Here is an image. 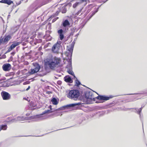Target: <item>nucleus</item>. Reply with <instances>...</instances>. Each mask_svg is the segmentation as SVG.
<instances>
[{"label":"nucleus","mask_w":147,"mask_h":147,"mask_svg":"<svg viewBox=\"0 0 147 147\" xmlns=\"http://www.w3.org/2000/svg\"><path fill=\"white\" fill-rule=\"evenodd\" d=\"M113 97L112 95L108 96L105 95H99L96 92L92 90L85 91L83 96H81L80 98V100L84 102V104H90L92 103L93 101H95L96 99L107 100Z\"/></svg>","instance_id":"nucleus-1"},{"label":"nucleus","mask_w":147,"mask_h":147,"mask_svg":"<svg viewBox=\"0 0 147 147\" xmlns=\"http://www.w3.org/2000/svg\"><path fill=\"white\" fill-rule=\"evenodd\" d=\"M60 60L59 59L55 57L51 59H48L47 61L45 62V68L46 70H47L48 68L47 65H48L50 69H53L56 67V65L60 63Z\"/></svg>","instance_id":"nucleus-2"},{"label":"nucleus","mask_w":147,"mask_h":147,"mask_svg":"<svg viewBox=\"0 0 147 147\" xmlns=\"http://www.w3.org/2000/svg\"><path fill=\"white\" fill-rule=\"evenodd\" d=\"M80 95V92L78 90H70L67 95V97L74 100H77Z\"/></svg>","instance_id":"nucleus-3"},{"label":"nucleus","mask_w":147,"mask_h":147,"mask_svg":"<svg viewBox=\"0 0 147 147\" xmlns=\"http://www.w3.org/2000/svg\"><path fill=\"white\" fill-rule=\"evenodd\" d=\"M82 105L81 102H79L77 103L71 104L67 105H66L63 106L57 109V110H62L65 109H68L71 108H73L78 106L80 105Z\"/></svg>","instance_id":"nucleus-4"},{"label":"nucleus","mask_w":147,"mask_h":147,"mask_svg":"<svg viewBox=\"0 0 147 147\" xmlns=\"http://www.w3.org/2000/svg\"><path fill=\"white\" fill-rule=\"evenodd\" d=\"M67 49L69 52H65L64 53V54L67 56L68 58L69 57V58H71L74 47H72L71 46L70 47H68V46H67Z\"/></svg>","instance_id":"nucleus-5"},{"label":"nucleus","mask_w":147,"mask_h":147,"mask_svg":"<svg viewBox=\"0 0 147 147\" xmlns=\"http://www.w3.org/2000/svg\"><path fill=\"white\" fill-rule=\"evenodd\" d=\"M1 95L4 100H9L11 97L10 95L8 92L5 91H2L1 93Z\"/></svg>","instance_id":"nucleus-6"},{"label":"nucleus","mask_w":147,"mask_h":147,"mask_svg":"<svg viewBox=\"0 0 147 147\" xmlns=\"http://www.w3.org/2000/svg\"><path fill=\"white\" fill-rule=\"evenodd\" d=\"M71 6V3H69L65 5L63 7L60 9V11L62 13H66L67 9Z\"/></svg>","instance_id":"nucleus-7"},{"label":"nucleus","mask_w":147,"mask_h":147,"mask_svg":"<svg viewBox=\"0 0 147 147\" xmlns=\"http://www.w3.org/2000/svg\"><path fill=\"white\" fill-rule=\"evenodd\" d=\"M61 48L57 45V44H55L52 48V51L53 53H58Z\"/></svg>","instance_id":"nucleus-8"},{"label":"nucleus","mask_w":147,"mask_h":147,"mask_svg":"<svg viewBox=\"0 0 147 147\" xmlns=\"http://www.w3.org/2000/svg\"><path fill=\"white\" fill-rule=\"evenodd\" d=\"M133 94L138 95V97H140L142 95H144L145 96H147V90H144L143 91H141L138 93L125 94L124 95H131Z\"/></svg>","instance_id":"nucleus-9"},{"label":"nucleus","mask_w":147,"mask_h":147,"mask_svg":"<svg viewBox=\"0 0 147 147\" xmlns=\"http://www.w3.org/2000/svg\"><path fill=\"white\" fill-rule=\"evenodd\" d=\"M11 68V65L9 63L4 64L2 66V69L3 71H9Z\"/></svg>","instance_id":"nucleus-10"},{"label":"nucleus","mask_w":147,"mask_h":147,"mask_svg":"<svg viewBox=\"0 0 147 147\" xmlns=\"http://www.w3.org/2000/svg\"><path fill=\"white\" fill-rule=\"evenodd\" d=\"M57 33L59 35V38L61 40H62L64 37V31L61 29H59L57 31Z\"/></svg>","instance_id":"nucleus-11"},{"label":"nucleus","mask_w":147,"mask_h":147,"mask_svg":"<svg viewBox=\"0 0 147 147\" xmlns=\"http://www.w3.org/2000/svg\"><path fill=\"white\" fill-rule=\"evenodd\" d=\"M67 60L68 62L67 65L66 66V68L67 69V70L72 69V67L71 58H69V57L67 59Z\"/></svg>","instance_id":"nucleus-12"},{"label":"nucleus","mask_w":147,"mask_h":147,"mask_svg":"<svg viewBox=\"0 0 147 147\" xmlns=\"http://www.w3.org/2000/svg\"><path fill=\"white\" fill-rule=\"evenodd\" d=\"M64 81L66 82L71 83L73 82L71 77L69 75L65 76L64 78Z\"/></svg>","instance_id":"nucleus-13"},{"label":"nucleus","mask_w":147,"mask_h":147,"mask_svg":"<svg viewBox=\"0 0 147 147\" xmlns=\"http://www.w3.org/2000/svg\"><path fill=\"white\" fill-rule=\"evenodd\" d=\"M70 23L67 19H66L63 21L62 23L61 26L64 28H66L70 25Z\"/></svg>","instance_id":"nucleus-14"},{"label":"nucleus","mask_w":147,"mask_h":147,"mask_svg":"<svg viewBox=\"0 0 147 147\" xmlns=\"http://www.w3.org/2000/svg\"><path fill=\"white\" fill-rule=\"evenodd\" d=\"M102 4H101L100 5L98 6V7L95 9V10L94 11H92L91 12L90 14H91L90 15L88 20H89L90 19L96 12L98 11L99 7L102 5Z\"/></svg>","instance_id":"nucleus-15"},{"label":"nucleus","mask_w":147,"mask_h":147,"mask_svg":"<svg viewBox=\"0 0 147 147\" xmlns=\"http://www.w3.org/2000/svg\"><path fill=\"white\" fill-rule=\"evenodd\" d=\"M76 0H71L70 1L71 3H74L73 4V7L74 8H75L78 7V5H80L81 4V2H79V1L77 2H75V1Z\"/></svg>","instance_id":"nucleus-16"},{"label":"nucleus","mask_w":147,"mask_h":147,"mask_svg":"<svg viewBox=\"0 0 147 147\" xmlns=\"http://www.w3.org/2000/svg\"><path fill=\"white\" fill-rule=\"evenodd\" d=\"M53 112V111H52L51 110L48 109L47 110H45L44 112H42V113L39 115H36V116L38 117H41V116L44 114L46 113H49Z\"/></svg>","instance_id":"nucleus-17"},{"label":"nucleus","mask_w":147,"mask_h":147,"mask_svg":"<svg viewBox=\"0 0 147 147\" xmlns=\"http://www.w3.org/2000/svg\"><path fill=\"white\" fill-rule=\"evenodd\" d=\"M0 3L10 5L12 3H13V1L11 0H1L0 1Z\"/></svg>","instance_id":"nucleus-18"},{"label":"nucleus","mask_w":147,"mask_h":147,"mask_svg":"<svg viewBox=\"0 0 147 147\" xmlns=\"http://www.w3.org/2000/svg\"><path fill=\"white\" fill-rule=\"evenodd\" d=\"M51 101L53 105H56L59 103V99H57L55 97H53L51 99Z\"/></svg>","instance_id":"nucleus-19"},{"label":"nucleus","mask_w":147,"mask_h":147,"mask_svg":"<svg viewBox=\"0 0 147 147\" xmlns=\"http://www.w3.org/2000/svg\"><path fill=\"white\" fill-rule=\"evenodd\" d=\"M20 43L21 42H13V44L10 46V47L13 49L19 45Z\"/></svg>","instance_id":"nucleus-20"},{"label":"nucleus","mask_w":147,"mask_h":147,"mask_svg":"<svg viewBox=\"0 0 147 147\" xmlns=\"http://www.w3.org/2000/svg\"><path fill=\"white\" fill-rule=\"evenodd\" d=\"M27 117H18L16 118V121H22L27 119Z\"/></svg>","instance_id":"nucleus-21"},{"label":"nucleus","mask_w":147,"mask_h":147,"mask_svg":"<svg viewBox=\"0 0 147 147\" xmlns=\"http://www.w3.org/2000/svg\"><path fill=\"white\" fill-rule=\"evenodd\" d=\"M11 36L10 35H8L5 36L4 38L3 39V41L4 42H7L11 38Z\"/></svg>","instance_id":"nucleus-22"},{"label":"nucleus","mask_w":147,"mask_h":147,"mask_svg":"<svg viewBox=\"0 0 147 147\" xmlns=\"http://www.w3.org/2000/svg\"><path fill=\"white\" fill-rule=\"evenodd\" d=\"M36 66L34 69L36 71V73L39 71L40 69V66L38 63H36Z\"/></svg>","instance_id":"nucleus-23"},{"label":"nucleus","mask_w":147,"mask_h":147,"mask_svg":"<svg viewBox=\"0 0 147 147\" xmlns=\"http://www.w3.org/2000/svg\"><path fill=\"white\" fill-rule=\"evenodd\" d=\"M47 74L46 72H43L42 71H42H40V72L38 73L37 74L38 76H40V77L43 76Z\"/></svg>","instance_id":"nucleus-24"},{"label":"nucleus","mask_w":147,"mask_h":147,"mask_svg":"<svg viewBox=\"0 0 147 147\" xmlns=\"http://www.w3.org/2000/svg\"><path fill=\"white\" fill-rule=\"evenodd\" d=\"M47 74L46 72H43L42 71H42H40V72L38 73L37 74L38 76H40V77L43 76Z\"/></svg>","instance_id":"nucleus-25"},{"label":"nucleus","mask_w":147,"mask_h":147,"mask_svg":"<svg viewBox=\"0 0 147 147\" xmlns=\"http://www.w3.org/2000/svg\"><path fill=\"white\" fill-rule=\"evenodd\" d=\"M36 73V71L34 69H30V71H28V73L30 74V75L34 74Z\"/></svg>","instance_id":"nucleus-26"},{"label":"nucleus","mask_w":147,"mask_h":147,"mask_svg":"<svg viewBox=\"0 0 147 147\" xmlns=\"http://www.w3.org/2000/svg\"><path fill=\"white\" fill-rule=\"evenodd\" d=\"M7 126L6 124H3L0 125V128H1V130L3 129V130H5L7 129Z\"/></svg>","instance_id":"nucleus-27"},{"label":"nucleus","mask_w":147,"mask_h":147,"mask_svg":"<svg viewBox=\"0 0 147 147\" xmlns=\"http://www.w3.org/2000/svg\"><path fill=\"white\" fill-rule=\"evenodd\" d=\"M142 107H141L140 109H138L136 110V111H135V112L138 114L139 115L141 113L142 110Z\"/></svg>","instance_id":"nucleus-28"},{"label":"nucleus","mask_w":147,"mask_h":147,"mask_svg":"<svg viewBox=\"0 0 147 147\" xmlns=\"http://www.w3.org/2000/svg\"><path fill=\"white\" fill-rule=\"evenodd\" d=\"M75 86H79L81 84V82L80 81L76 78V80L75 81Z\"/></svg>","instance_id":"nucleus-29"},{"label":"nucleus","mask_w":147,"mask_h":147,"mask_svg":"<svg viewBox=\"0 0 147 147\" xmlns=\"http://www.w3.org/2000/svg\"><path fill=\"white\" fill-rule=\"evenodd\" d=\"M67 72L69 74L72 75H74V73L72 71V69H71L69 70H67Z\"/></svg>","instance_id":"nucleus-30"},{"label":"nucleus","mask_w":147,"mask_h":147,"mask_svg":"<svg viewBox=\"0 0 147 147\" xmlns=\"http://www.w3.org/2000/svg\"><path fill=\"white\" fill-rule=\"evenodd\" d=\"M138 109V108H126L124 109L125 111H127L128 110H131V109H135L136 110Z\"/></svg>","instance_id":"nucleus-31"},{"label":"nucleus","mask_w":147,"mask_h":147,"mask_svg":"<svg viewBox=\"0 0 147 147\" xmlns=\"http://www.w3.org/2000/svg\"><path fill=\"white\" fill-rule=\"evenodd\" d=\"M61 41H57V42L55 44H57V45H58L59 47H60L61 48H62V47L61 45Z\"/></svg>","instance_id":"nucleus-32"},{"label":"nucleus","mask_w":147,"mask_h":147,"mask_svg":"<svg viewBox=\"0 0 147 147\" xmlns=\"http://www.w3.org/2000/svg\"><path fill=\"white\" fill-rule=\"evenodd\" d=\"M13 49L10 46L9 48L8 49V50L7 51L5 52V54H6L8 52H10L12 50H13Z\"/></svg>","instance_id":"nucleus-33"},{"label":"nucleus","mask_w":147,"mask_h":147,"mask_svg":"<svg viewBox=\"0 0 147 147\" xmlns=\"http://www.w3.org/2000/svg\"><path fill=\"white\" fill-rule=\"evenodd\" d=\"M97 100L96 101V103H103L106 100Z\"/></svg>","instance_id":"nucleus-34"},{"label":"nucleus","mask_w":147,"mask_h":147,"mask_svg":"<svg viewBox=\"0 0 147 147\" xmlns=\"http://www.w3.org/2000/svg\"><path fill=\"white\" fill-rule=\"evenodd\" d=\"M139 115V117L141 121L142 122V120L143 119V116L141 114V113H140V114Z\"/></svg>","instance_id":"nucleus-35"},{"label":"nucleus","mask_w":147,"mask_h":147,"mask_svg":"<svg viewBox=\"0 0 147 147\" xmlns=\"http://www.w3.org/2000/svg\"><path fill=\"white\" fill-rule=\"evenodd\" d=\"M3 87H7L9 86L6 82H4L3 84Z\"/></svg>","instance_id":"nucleus-36"},{"label":"nucleus","mask_w":147,"mask_h":147,"mask_svg":"<svg viewBox=\"0 0 147 147\" xmlns=\"http://www.w3.org/2000/svg\"><path fill=\"white\" fill-rule=\"evenodd\" d=\"M6 55L4 54L2 55V56H1V57H0V59H5L6 58Z\"/></svg>","instance_id":"nucleus-37"},{"label":"nucleus","mask_w":147,"mask_h":147,"mask_svg":"<svg viewBox=\"0 0 147 147\" xmlns=\"http://www.w3.org/2000/svg\"><path fill=\"white\" fill-rule=\"evenodd\" d=\"M15 73L14 72H10L9 74V75L10 76H13L15 74Z\"/></svg>","instance_id":"nucleus-38"},{"label":"nucleus","mask_w":147,"mask_h":147,"mask_svg":"<svg viewBox=\"0 0 147 147\" xmlns=\"http://www.w3.org/2000/svg\"><path fill=\"white\" fill-rule=\"evenodd\" d=\"M4 144L3 142H1L0 143V147H4L3 145Z\"/></svg>","instance_id":"nucleus-39"},{"label":"nucleus","mask_w":147,"mask_h":147,"mask_svg":"<svg viewBox=\"0 0 147 147\" xmlns=\"http://www.w3.org/2000/svg\"><path fill=\"white\" fill-rule=\"evenodd\" d=\"M79 1V2H81V4L82 3V2H86L87 1V0H78Z\"/></svg>","instance_id":"nucleus-40"},{"label":"nucleus","mask_w":147,"mask_h":147,"mask_svg":"<svg viewBox=\"0 0 147 147\" xmlns=\"http://www.w3.org/2000/svg\"><path fill=\"white\" fill-rule=\"evenodd\" d=\"M75 44V42L73 41L72 42L71 44V46L72 47H74V46Z\"/></svg>","instance_id":"nucleus-41"},{"label":"nucleus","mask_w":147,"mask_h":147,"mask_svg":"<svg viewBox=\"0 0 147 147\" xmlns=\"http://www.w3.org/2000/svg\"><path fill=\"white\" fill-rule=\"evenodd\" d=\"M58 17H56L55 18L53 19L52 20V22H54L55 21L58 19Z\"/></svg>","instance_id":"nucleus-42"},{"label":"nucleus","mask_w":147,"mask_h":147,"mask_svg":"<svg viewBox=\"0 0 147 147\" xmlns=\"http://www.w3.org/2000/svg\"><path fill=\"white\" fill-rule=\"evenodd\" d=\"M61 83H62V82H61V81L60 80L58 81L57 82V84L58 85H60L61 84Z\"/></svg>","instance_id":"nucleus-43"},{"label":"nucleus","mask_w":147,"mask_h":147,"mask_svg":"<svg viewBox=\"0 0 147 147\" xmlns=\"http://www.w3.org/2000/svg\"><path fill=\"white\" fill-rule=\"evenodd\" d=\"M3 40V39L2 38V37H1L0 38V45L2 43Z\"/></svg>","instance_id":"nucleus-44"},{"label":"nucleus","mask_w":147,"mask_h":147,"mask_svg":"<svg viewBox=\"0 0 147 147\" xmlns=\"http://www.w3.org/2000/svg\"><path fill=\"white\" fill-rule=\"evenodd\" d=\"M16 121H16V118L11 119V121L12 122H16Z\"/></svg>","instance_id":"nucleus-45"},{"label":"nucleus","mask_w":147,"mask_h":147,"mask_svg":"<svg viewBox=\"0 0 147 147\" xmlns=\"http://www.w3.org/2000/svg\"><path fill=\"white\" fill-rule=\"evenodd\" d=\"M15 53H16V52L15 51H13L11 53V55H12L13 56L15 55Z\"/></svg>","instance_id":"nucleus-46"},{"label":"nucleus","mask_w":147,"mask_h":147,"mask_svg":"<svg viewBox=\"0 0 147 147\" xmlns=\"http://www.w3.org/2000/svg\"><path fill=\"white\" fill-rule=\"evenodd\" d=\"M72 76H73V78L74 79H76V78H77L75 76V75H74H74H72Z\"/></svg>","instance_id":"nucleus-47"},{"label":"nucleus","mask_w":147,"mask_h":147,"mask_svg":"<svg viewBox=\"0 0 147 147\" xmlns=\"http://www.w3.org/2000/svg\"><path fill=\"white\" fill-rule=\"evenodd\" d=\"M9 59L11 61H12L13 60V57L12 56H11L10 57V58H9Z\"/></svg>","instance_id":"nucleus-48"},{"label":"nucleus","mask_w":147,"mask_h":147,"mask_svg":"<svg viewBox=\"0 0 147 147\" xmlns=\"http://www.w3.org/2000/svg\"><path fill=\"white\" fill-rule=\"evenodd\" d=\"M30 88V86H29L28 88L26 89V90L28 91V90Z\"/></svg>","instance_id":"nucleus-49"},{"label":"nucleus","mask_w":147,"mask_h":147,"mask_svg":"<svg viewBox=\"0 0 147 147\" xmlns=\"http://www.w3.org/2000/svg\"><path fill=\"white\" fill-rule=\"evenodd\" d=\"M49 108H50V110H51L53 109L52 108V106L51 105H50L49 107Z\"/></svg>","instance_id":"nucleus-50"},{"label":"nucleus","mask_w":147,"mask_h":147,"mask_svg":"<svg viewBox=\"0 0 147 147\" xmlns=\"http://www.w3.org/2000/svg\"><path fill=\"white\" fill-rule=\"evenodd\" d=\"M28 84V82H26L23 83L24 85H26Z\"/></svg>","instance_id":"nucleus-51"},{"label":"nucleus","mask_w":147,"mask_h":147,"mask_svg":"<svg viewBox=\"0 0 147 147\" xmlns=\"http://www.w3.org/2000/svg\"><path fill=\"white\" fill-rule=\"evenodd\" d=\"M22 45L24 46H25L26 45V44L24 42H23L22 43Z\"/></svg>","instance_id":"nucleus-52"},{"label":"nucleus","mask_w":147,"mask_h":147,"mask_svg":"<svg viewBox=\"0 0 147 147\" xmlns=\"http://www.w3.org/2000/svg\"><path fill=\"white\" fill-rule=\"evenodd\" d=\"M38 34L39 35H42V32H39L38 33Z\"/></svg>","instance_id":"nucleus-53"},{"label":"nucleus","mask_w":147,"mask_h":147,"mask_svg":"<svg viewBox=\"0 0 147 147\" xmlns=\"http://www.w3.org/2000/svg\"><path fill=\"white\" fill-rule=\"evenodd\" d=\"M57 110V109H53L52 110V111H53V112H54L55 111H59V110Z\"/></svg>","instance_id":"nucleus-54"},{"label":"nucleus","mask_w":147,"mask_h":147,"mask_svg":"<svg viewBox=\"0 0 147 147\" xmlns=\"http://www.w3.org/2000/svg\"><path fill=\"white\" fill-rule=\"evenodd\" d=\"M30 114L29 113H27L26 114V115L27 116H29V115Z\"/></svg>","instance_id":"nucleus-55"},{"label":"nucleus","mask_w":147,"mask_h":147,"mask_svg":"<svg viewBox=\"0 0 147 147\" xmlns=\"http://www.w3.org/2000/svg\"><path fill=\"white\" fill-rule=\"evenodd\" d=\"M25 0H21V1H24ZM28 1V0H26L25 1V3H26V2H27Z\"/></svg>","instance_id":"nucleus-56"},{"label":"nucleus","mask_w":147,"mask_h":147,"mask_svg":"<svg viewBox=\"0 0 147 147\" xmlns=\"http://www.w3.org/2000/svg\"><path fill=\"white\" fill-rule=\"evenodd\" d=\"M11 61L10 59H8V60H7V62H10Z\"/></svg>","instance_id":"nucleus-57"},{"label":"nucleus","mask_w":147,"mask_h":147,"mask_svg":"<svg viewBox=\"0 0 147 147\" xmlns=\"http://www.w3.org/2000/svg\"><path fill=\"white\" fill-rule=\"evenodd\" d=\"M79 35V33H78L75 36L77 37V36H78V35Z\"/></svg>","instance_id":"nucleus-58"},{"label":"nucleus","mask_w":147,"mask_h":147,"mask_svg":"<svg viewBox=\"0 0 147 147\" xmlns=\"http://www.w3.org/2000/svg\"><path fill=\"white\" fill-rule=\"evenodd\" d=\"M77 38V37H76V38H75L74 39V41L75 42V41H76V40Z\"/></svg>","instance_id":"nucleus-59"},{"label":"nucleus","mask_w":147,"mask_h":147,"mask_svg":"<svg viewBox=\"0 0 147 147\" xmlns=\"http://www.w3.org/2000/svg\"><path fill=\"white\" fill-rule=\"evenodd\" d=\"M21 3V1H20L18 3V5H20Z\"/></svg>","instance_id":"nucleus-60"},{"label":"nucleus","mask_w":147,"mask_h":147,"mask_svg":"<svg viewBox=\"0 0 147 147\" xmlns=\"http://www.w3.org/2000/svg\"><path fill=\"white\" fill-rule=\"evenodd\" d=\"M10 15H9V14L8 15V18H9L10 17Z\"/></svg>","instance_id":"nucleus-61"},{"label":"nucleus","mask_w":147,"mask_h":147,"mask_svg":"<svg viewBox=\"0 0 147 147\" xmlns=\"http://www.w3.org/2000/svg\"><path fill=\"white\" fill-rule=\"evenodd\" d=\"M31 105L33 106V107H35V105Z\"/></svg>","instance_id":"nucleus-62"},{"label":"nucleus","mask_w":147,"mask_h":147,"mask_svg":"<svg viewBox=\"0 0 147 147\" xmlns=\"http://www.w3.org/2000/svg\"><path fill=\"white\" fill-rule=\"evenodd\" d=\"M55 78V79H58V78H57V77H56L55 76L54 77Z\"/></svg>","instance_id":"nucleus-63"},{"label":"nucleus","mask_w":147,"mask_h":147,"mask_svg":"<svg viewBox=\"0 0 147 147\" xmlns=\"http://www.w3.org/2000/svg\"><path fill=\"white\" fill-rule=\"evenodd\" d=\"M49 92V93H52V92L51 91H49V92Z\"/></svg>","instance_id":"nucleus-64"}]
</instances>
